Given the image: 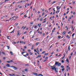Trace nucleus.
Wrapping results in <instances>:
<instances>
[{"label":"nucleus","instance_id":"59","mask_svg":"<svg viewBox=\"0 0 76 76\" xmlns=\"http://www.w3.org/2000/svg\"><path fill=\"white\" fill-rule=\"evenodd\" d=\"M39 68H40V69H41L42 67H41V66H40Z\"/></svg>","mask_w":76,"mask_h":76},{"label":"nucleus","instance_id":"29","mask_svg":"<svg viewBox=\"0 0 76 76\" xmlns=\"http://www.w3.org/2000/svg\"><path fill=\"white\" fill-rule=\"evenodd\" d=\"M64 66L63 65L61 66V68H64Z\"/></svg>","mask_w":76,"mask_h":76},{"label":"nucleus","instance_id":"19","mask_svg":"<svg viewBox=\"0 0 76 76\" xmlns=\"http://www.w3.org/2000/svg\"><path fill=\"white\" fill-rule=\"evenodd\" d=\"M66 61H67V62L68 63H69V60H68V59H66Z\"/></svg>","mask_w":76,"mask_h":76},{"label":"nucleus","instance_id":"51","mask_svg":"<svg viewBox=\"0 0 76 76\" xmlns=\"http://www.w3.org/2000/svg\"><path fill=\"white\" fill-rule=\"evenodd\" d=\"M53 10L54 12H56V10H55V8H53Z\"/></svg>","mask_w":76,"mask_h":76},{"label":"nucleus","instance_id":"54","mask_svg":"<svg viewBox=\"0 0 76 76\" xmlns=\"http://www.w3.org/2000/svg\"><path fill=\"white\" fill-rule=\"evenodd\" d=\"M69 69H68V68H66V71H67V72H68V70Z\"/></svg>","mask_w":76,"mask_h":76},{"label":"nucleus","instance_id":"61","mask_svg":"<svg viewBox=\"0 0 76 76\" xmlns=\"http://www.w3.org/2000/svg\"><path fill=\"white\" fill-rule=\"evenodd\" d=\"M31 25H32V24H33V22H32L31 23Z\"/></svg>","mask_w":76,"mask_h":76},{"label":"nucleus","instance_id":"36","mask_svg":"<svg viewBox=\"0 0 76 76\" xmlns=\"http://www.w3.org/2000/svg\"><path fill=\"white\" fill-rule=\"evenodd\" d=\"M48 57H46L45 58V59H48Z\"/></svg>","mask_w":76,"mask_h":76},{"label":"nucleus","instance_id":"4","mask_svg":"<svg viewBox=\"0 0 76 76\" xmlns=\"http://www.w3.org/2000/svg\"><path fill=\"white\" fill-rule=\"evenodd\" d=\"M33 74H34V75H36V76H39V74H37V73H35V72H33Z\"/></svg>","mask_w":76,"mask_h":76},{"label":"nucleus","instance_id":"12","mask_svg":"<svg viewBox=\"0 0 76 76\" xmlns=\"http://www.w3.org/2000/svg\"><path fill=\"white\" fill-rule=\"evenodd\" d=\"M66 67L68 69L70 70V67L68 66H66Z\"/></svg>","mask_w":76,"mask_h":76},{"label":"nucleus","instance_id":"58","mask_svg":"<svg viewBox=\"0 0 76 76\" xmlns=\"http://www.w3.org/2000/svg\"><path fill=\"white\" fill-rule=\"evenodd\" d=\"M37 21L39 20V18H37Z\"/></svg>","mask_w":76,"mask_h":76},{"label":"nucleus","instance_id":"41","mask_svg":"<svg viewBox=\"0 0 76 76\" xmlns=\"http://www.w3.org/2000/svg\"><path fill=\"white\" fill-rule=\"evenodd\" d=\"M44 10H45V9H43L42 10V12H44Z\"/></svg>","mask_w":76,"mask_h":76},{"label":"nucleus","instance_id":"62","mask_svg":"<svg viewBox=\"0 0 76 76\" xmlns=\"http://www.w3.org/2000/svg\"><path fill=\"white\" fill-rule=\"evenodd\" d=\"M20 34V33H18V34H17V35H19V34Z\"/></svg>","mask_w":76,"mask_h":76},{"label":"nucleus","instance_id":"28","mask_svg":"<svg viewBox=\"0 0 76 76\" xmlns=\"http://www.w3.org/2000/svg\"><path fill=\"white\" fill-rule=\"evenodd\" d=\"M7 48H8V49L9 50V49L10 47H9V46H7Z\"/></svg>","mask_w":76,"mask_h":76},{"label":"nucleus","instance_id":"53","mask_svg":"<svg viewBox=\"0 0 76 76\" xmlns=\"http://www.w3.org/2000/svg\"><path fill=\"white\" fill-rule=\"evenodd\" d=\"M24 54V53L23 52H22L21 53V54Z\"/></svg>","mask_w":76,"mask_h":76},{"label":"nucleus","instance_id":"9","mask_svg":"<svg viewBox=\"0 0 76 76\" xmlns=\"http://www.w3.org/2000/svg\"><path fill=\"white\" fill-rule=\"evenodd\" d=\"M39 42L37 43L36 44H35V45H36V46H37V45H38L39 44Z\"/></svg>","mask_w":76,"mask_h":76},{"label":"nucleus","instance_id":"22","mask_svg":"<svg viewBox=\"0 0 76 76\" xmlns=\"http://www.w3.org/2000/svg\"><path fill=\"white\" fill-rule=\"evenodd\" d=\"M14 29L13 31H12V32L10 33V34H12V33H13V32H14Z\"/></svg>","mask_w":76,"mask_h":76},{"label":"nucleus","instance_id":"23","mask_svg":"<svg viewBox=\"0 0 76 76\" xmlns=\"http://www.w3.org/2000/svg\"><path fill=\"white\" fill-rule=\"evenodd\" d=\"M37 26H34V29H37Z\"/></svg>","mask_w":76,"mask_h":76},{"label":"nucleus","instance_id":"30","mask_svg":"<svg viewBox=\"0 0 76 76\" xmlns=\"http://www.w3.org/2000/svg\"><path fill=\"white\" fill-rule=\"evenodd\" d=\"M61 62H62V63H64V60H61Z\"/></svg>","mask_w":76,"mask_h":76},{"label":"nucleus","instance_id":"44","mask_svg":"<svg viewBox=\"0 0 76 76\" xmlns=\"http://www.w3.org/2000/svg\"><path fill=\"white\" fill-rule=\"evenodd\" d=\"M34 35L31 38H34Z\"/></svg>","mask_w":76,"mask_h":76},{"label":"nucleus","instance_id":"34","mask_svg":"<svg viewBox=\"0 0 76 76\" xmlns=\"http://www.w3.org/2000/svg\"><path fill=\"white\" fill-rule=\"evenodd\" d=\"M41 57V55H39L38 56V57Z\"/></svg>","mask_w":76,"mask_h":76},{"label":"nucleus","instance_id":"7","mask_svg":"<svg viewBox=\"0 0 76 76\" xmlns=\"http://www.w3.org/2000/svg\"><path fill=\"white\" fill-rule=\"evenodd\" d=\"M7 65L6 66L7 67H10V65L9 64H7Z\"/></svg>","mask_w":76,"mask_h":76},{"label":"nucleus","instance_id":"14","mask_svg":"<svg viewBox=\"0 0 76 76\" xmlns=\"http://www.w3.org/2000/svg\"><path fill=\"white\" fill-rule=\"evenodd\" d=\"M55 3H56V1H53L52 3V4H54Z\"/></svg>","mask_w":76,"mask_h":76},{"label":"nucleus","instance_id":"43","mask_svg":"<svg viewBox=\"0 0 76 76\" xmlns=\"http://www.w3.org/2000/svg\"><path fill=\"white\" fill-rule=\"evenodd\" d=\"M24 36H23L22 37L23 39H24Z\"/></svg>","mask_w":76,"mask_h":76},{"label":"nucleus","instance_id":"24","mask_svg":"<svg viewBox=\"0 0 76 76\" xmlns=\"http://www.w3.org/2000/svg\"><path fill=\"white\" fill-rule=\"evenodd\" d=\"M34 51H35V52H36L37 53H38V52H37V51L36 50V49H34Z\"/></svg>","mask_w":76,"mask_h":76},{"label":"nucleus","instance_id":"17","mask_svg":"<svg viewBox=\"0 0 76 76\" xmlns=\"http://www.w3.org/2000/svg\"><path fill=\"white\" fill-rule=\"evenodd\" d=\"M70 46H69L68 48V51H70Z\"/></svg>","mask_w":76,"mask_h":76},{"label":"nucleus","instance_id":"50","mask_svg":"<svg viewBox=\"0 0 76 76\" xmlns=\"http://www.w3.org/2000/svg\"><path fill=\"white\" fill-rule=\"evenodd\" d=\"M71 32V31H69V32H68V34H70V33Z\"/></svg>","mask_w":76,"mask_h":76},{"label":"nucleus","instance_id":"38","mask_svg":"<svg viewBox=\"0 0 76 76\" xmlns=\"http://www.w3.org/2000/svg\"><path fill=\"white\" fill-rule=\"evenodd\" d=\"M2 54H3L5 55V53L4 52H2Z\"/></svg>","mask_w":76,"mask_h":76},{"label":"nucleus","instance_id":"6","mask_svg":"<svg viewBox=\"0 0 76 76\" xmlns=\"http://www.w3.org/2000/svg\"><path fill=\"white\" fill-rule=\"evenodd\" d=\"M56 30V28H54L52 30V32H54V31Z\"/></svg>","mask_w":76,"mask_h":76},{"label":"nucleus","instance_id":"46","mask_svg":"<svg viewBox=\"0 0 76 76\" xmlns=\"http://www.w3.org/2000/svg\"><path fill=\"white\" fill-rule=\"evenodd\" d=\"M71 57H72V56H71L69 57V60H70L71 59Z\"/></svg>","mask_w":76,"mask_h":76},{"label":"nucleus","instance_id":"48","mask_svg":"<svg viewBox=\"0 0 76 76\" xmlns=\"http://www.w3.org/2000/svg\"><path fill=\"white\" fill-rule=\"evenodd\" d=\"M7 63H10V61H7Z\"/></svg>","mask_w":76,"mask_h":76},{"label":"nucleus","instance_id":"55","mask_svg":"<svg viewBox=\"0 0 76 76\" xmlns=\"http://www.w3.org/2000/svg\"><path fill=\"white\" fill-rule=\"evenodd\" d=\"M10 63H11V62H13V61H12V60H11L10 61Z\"/></svg>","mask_w":76,"mask_h":76},{"label":"nucleus","instance_id":"13","mask_svg":"<svg viewBox=\"0 0 76 76\" xmlns=\"http://www.w3.org/2000/svg\"><path fill=\"white\" fill-rule=\"evenodd\" d=\"M25 72H28V69H25Z\"/></svg>","mask_w":76,"mask_h":76},{"label":"nucleus","instance_id":"37","mask_svg":"<svg viewBox=\"0 0 76 76\" xmlns=\"http://www.w3.org/2000/svg\"><path fill=\"white\" fill-rule=\"evenodd\" d=\"M26 32H27L26 31H25L24 33V34H26Z\"/></svg>","mask_w":76,"mask_h":76},{"label":"nucleus","instance_id":"1","mask_svg":"<svg viewBox=\"0 0 76 76\" xmlns=\"http://www.w3.org/2000/svg\"><path fill=\"white\" fill-rule=\"evenodd\" d=\"M57 64L58 66H61V63H59V62L56 61L55 63V66H56V65H57Z\"/></svg>","mask_w":76,"mask_h":76},{"label":"nucleus","instance_id":"52","mask_svg":"<svg viewBox=\"0 0 76 76\" xmlns=\"http://www.w3.org/2000/svg\"><path fill=\"white\" fill-rule=\"evenodd\" d=\"M53 53H54V51H53L52 53H51V54H53Z\"/></svg>","mask_w":76,"mask_h":76},{"label":"nucleus","instance_id":"8","mask_svg":"<svg viewBox=\"0 0 76 76\" xmlns=\"http://www.w3.org/2000/svg\"><path fill=\"white\" fill-rule=\"evenodd\" d=\"M66 32L65 31H64L63 32V35H64V34H66Z\"/></svg>","mask_w":76,"mask_h":76},{"label":"nucleus","instance_id":"39","mask_svg":"<svg viewBox=\"0 0 76 76\" xmlns=\"http://www.w3.org/2000/svg\"><path fill=\"white\" fill-rule=\"evenodd\" d=\"M15 76V74H12V76Z\"/></svg>","mask_w":76,"mask_h":76},{"label":"nucleus","instance_id":"42","mask_svg":"<svg viewBox=\"0 0 76 76\" xmlns=\"http://www.w3.org/2000/svg\"><path fill=\"white\" fill-rule=\"evenodd\" d=\"M24 48L25 49H26V46H25L24 47Z\"/></svg>","mask_w":76,"mask_h":76},{"label":"nucleus","instance_id":"64","mask_svg":"<svg viewBox=\"0 0 76 76\" xmlns=\"http://www.w3.org/2000/svg\"><path fill=\"white\" fill-rule=\"evenodd\" d=\"M47 61V60H44L43 61V62H45V61Z\"/></svg>","mask_w":76,"mask_h":76},{"label":"nucleus","instance_id":"33","mask_svg":"<svg viewBox=\"0 0 76 76\" xmlns=\"http://www.w3.org/2000/svg\"><path fill=\"white\" fill-rule=\"evenodd\" d=\"M39 76H43V75H42L41 74H39Z\"/></svg>","mask_w":76,"mask_h":76},{"label":"nucleus","instance_id":"2","mask_svg":"<svg viewBox=\"0 0 76 76\" xmlns=\"http://www.w3.org/2000/svg\"><path fill=\"white\" fill-rule=\"evenodd\" d=\"M51 69L52 70H55L56 72H58V71H57V68H56V66H55L54 67H51Z\"/></svg>","mask_w":76,"mask_h":76},{"label":"nucleus","instance_id":"27","mask_svg":"<svg viewBox=\"0 0 76 76\" xmlns=\"http://www.w3.org/2000/svg\"><path fill=\"white\" fill-rule=\"evenodd\" d=\"M41 24H38V26H39V27H40V26H41Z\"/></svg>","mask_w":76,"mask_h":76},{"label":"nucleus","instance_id":"45","mask_svg":"<svg viewBox=\"0 0 76 76\" xmlns=\"http://www.w3.org/2000/svg\"><path fill=\"white\" fill-rule=\"evenodd\" d=\"M38 13H41V12L39 11L38 12Z\"/></svg>","mask_w":76,"mask_h":76},{"label":"nucleus","instance_id":"10","mask_svg":"<svg viewBox=\"0 0 76 76\" xmlns=\"http://www.w3.org/2000/svg\"><path fill=\"white\" fill-rule=\"evenodd\" d=\"M42 19H43V18H41L40 19V22H41L42 20Z\"/></svg>","mask_w":76,"mask_h":76},{"label":"nucleus","instance_id":"31","mask_svg":"<svg viewBox=\"0 0 76 76\" xmlns=\"http://www.w3.org/2000/svg\"><path fill=\"white\" fill-rule=\"evenodd\" d=\"M75 33H73L72 35V37H74V35H75Z\"/></svg>","mask_w":76,"mask_h":76},{"label":"nucleus","instance_id":"60","mask_svg":"<svg viewBox=\"0 0 76 76\" xmlns=\"http://www.w3.org/2000/svg\"><path fill=\"white\" fill-rule=\"evenodd\" d=\"M18 25V23H15V25Z\"/></svg>","mask_w":76,"mask_h":76},{"label":"nucleus","instance_id":"35","mask_svg":"<svg viewBox=\"0 0 76 76\" xmlns=\"http://www.w3.org/2000/svg\"><path fill=\"white\" fill-rule=\"evenodd\" d=\"M24 17H26V18H27V16H26V14L24 15Z\"/></svg>","mask_w":76,"mask_h":76},{"label":"nucleus","instance_id":"56","mask_svg":"<svg viewBox=\"0 0 76 76\" xmlns=\"http://www.w3.org/2000/svg\"><path fill=\"white\" fill-rule=\"evenodd\" d=\"M28 51L29 52H30V51H31V50H28Z\"/></svg>","mask_w":76,"mask_h":76},{"label":"nucleus","instance_id":"63","mask_svg":"<svg viewBox=\"0 0 76 76\" xmlns=\"http://www.w3.org/2000/svg\"><path fill=\"white\" fill-rule=\"evenodd\" d=\"M45 33H43V36H44V35H45Z\"/></svg>","mask_w":76,"mask_h":76},{"label":"nucleus","instance_id":"26","mask_svg":"<svg viewBox=\"0 0 76 76\" xmlns=\"http://www.w3.org/2000/svg\"><path fill=\"white\" fill-rule=\"evenodd\" d=\"M61 37L60 36H58V39L60 38Z\"/></svg>","mask_w":76,"mask_h":76},{"label":"nucleus","instance_id":"32","mask_svg":"<svg viewBox=\"0 0 76 76\" xmlns=\"http://www.w3.org/2000/svg\"><path fill=\"white\" fill-rule=\"evenodd\" d=\"M45 51H43L42 52V54H44V53H45Z\"/></svg>","mask_w":76,"mask_h":76},{"label":"nucleus","instance_id":"57","mask_svg":"<svg viewBox=\"0 0 76 76\" xmlns=\"http://www.w3.org/2000/svg\"><path fill=\"white\" fill-rule=\"evenodd\" d=\"M41 15H39V18H41Z\"/></svg>","mask_w":76,"mask_h":76},{"label":"nucleus","instance_id":"21","mask_svg":"<svg viewBox=\"0 0 76 76\" xmlns=\"http://www.w3.org/2000/svg\"><path fill=\"white\" fill-rule=\"evenodd\" d=\"M29 53H30V55H32V54H33L32 53H31V52H30Z\"/></svg>","mask_w":76,"mask_h":76},{"label":"nucleus","instance_id":"20","mask_svg":"<svg viewBox=\"0 0 76 76\" xmlns=\"http://www.w3.org/2000/svg\"><path fill=\"white\" fill-rule=\"evenodd\" d=\"M20 44H21V43H23V41H20Z\"/></svg>","mask_w":76,"mask_h":76},{"label":"nucleus","instance_id":"25","mask_svg":"<svg viewBox=\"0 0 76 76\" xmlns=\"http://www.w3.org/2000/svg\"><path fill=\"white\" fill-rule=\"evenodd\" d=\"M61 9V7H60L59 8H58L57 9V10H58L59 9Z\"/></svg>","mask_w":76,"mask_h":76},{"label":"nucleus","instance_id":"18","mask_svg":"<svg viewBox=\"0 0 76 76\" xmlns=\"http://www.w3.org/2000/svg\"><path fill=\"white\" fill-rule=\"evenodd\" d=\"M65 69H64V68L63 69H62L61 70H62V72H63V71H64Z\"/></svg>","mask_w":76,"mask_h":76},{"label":"nucleus","instance_id":"15","mask_svg":"<svg viewBox=\"0 0 76 76\" xmlns=\"http://www.w3.org/2000/svg\"><path fill=\"white\" fill-rule=\"evenodd\" d=\"M10 53L11 55H13V52H12L11 51L10 52Z\"/></svg>","mask_w":76,"mask_h":76},{"label":"nucleus","instance_id":"5","mask_svg":"<svg viewBox=\"0 0 76 76\" xmlns=\"http://www.w3.org/2000/svg\"><path fill=\"white\" fill-rule=\"evenodd\" d=\"M28 55H29V54L28 53H27L26 54V55H23V56H24L25 57H26V56H28Z\"/></svg>","mask_w":76,"mask_h":76},{"label":"nucleus","instance_id":"16","mask_svg":"<svg viewBox=\"0 0 76 76\" xmlns=\"http://www.w3.org/2000/svg\"><path fill=\"white\" fill-rule=\"evenodd\" d=\"M66 38H68V39H69L70 38V37L69 36V35H67L66 36Z\"/></svg>","mask_w":76,"mask_h":76},{"label":"nucleus","instance_id":"49","mask_svg":"<svg viewBox=\"0 0 76 76\" xmlns=\"http://www.w3.org/2000/svg\"><path fill=\"white\" fill-rule=\"evenodd\" d=\"M58 6H57V7H56V9H58Z\"/></svg>","mask_w":76,"mask_h":76},{"label":"nucleus","instance_id":"40","mask_svg":"<svg viewBox=\"0 0 76 76\" xmlns=\"http://www.w3.org/2000/svg\"><path fill=\"white\" fill-rule=\"evenodd\" d=\"M45 12H43L42 14V16H43V15H45Z\"/></svg>","mask_w":76,"mask_h":76},{"label":"nucleus","instance_id":"47","mask_svg":"<svg viewBox=\"0 0 76 76\" xmlns=\"http://www.w3.org/2000/svg\"><path fill=\"white\" fill-rule=\"evenodd\" d=\"M75 14H76V13H75V12H74L73 13V14H74V15H75Z\"/></svg>","mask_w":76,"mask_h":76},{"label":"nucleus","instance_id":"11","mask_svg":"<svg viewBox=\"0 0 76 76\" xmlns=\"http://www.w3.org/2000/svg\"><path fill=\"white\" fill-rule=\"evenodd\" d=\"M48 53H45V56H48Z\"/></svg>","mask_w":76,"mask_h":76},{"label":"nucleus","instance_id":"3","mask_svg":"<svg viewBox=\"0 0 76 76\" xmlns=\"http://www.w3.org/2000/svg\"><path fill=\"white\" fill-rule=\"evenodd\" d=\"M10 67H13V69L14 70H17V69H18V68L14 66H10Z\"/></svg>","mask_w":76,"mask_h":76}]
</instances>
